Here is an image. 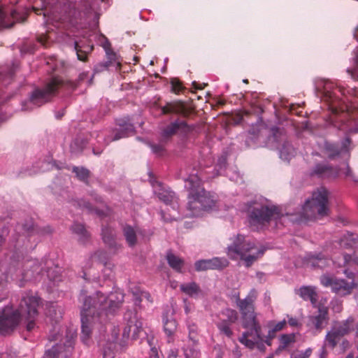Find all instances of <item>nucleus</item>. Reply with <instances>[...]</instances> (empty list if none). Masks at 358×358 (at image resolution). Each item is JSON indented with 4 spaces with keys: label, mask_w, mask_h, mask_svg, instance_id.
Segmentation results:
<instances>
[{
    "label": "nucleus",
    "mask_w": 358,
    "mask_h": 358,
    "mask_svg": "<svg viewBox=\"0 0 358 358\" xmlns=\"http://www.w3.org/2000/svg\"><path fill=\"white\" fill-rule=\"evenodd\" d=\"M79 300L83 302L80 308V338L85 345H89L92 329L96 317L113 315L120 308L124 294L119 289L111 292L108 295L97 291L92 296H87L85 293L82 292Z\"/></svg>",
    "instance_id": "obj_1"
},
{
    "label": "nucleus",
    "mask_w": 358,
    "mask_h": 358,
    "mask_svg": "<svg viewBox=\"0 0 358 358\" xmlns=\"http://www.w3.org/2000/svg\"><path fill=\"white\" fill-rule=\"evenodd\" d=\"M227 157L222 155L218 158L215 169V172L212 175L206 170L193 171L189 176L185 179V188L189 191L187 210L189 216H199L203 211L212 209L215 206V201L213 196L201 187L203 180H208L216 176L221 174V171L225 168Z\"/></svg>",
    "instance_id": "obj_2"
},
{
    "label": "nucleus",
    "mask_w": 358,
    "mask_h": 358,
    "mask_svg": "<svg viewBox=\"0 0 358 358\" xmlns=\"http://www.w3.org/2000/svg\"><path fill=\"white\" fill-rule=\"evenodd\" d=\"M39 303L40 298L27 292L22 296L17 307L6 306L0 309V334H10L23 320L27 322V329L31 331L35 327Z\"/></svg>",
    "instance_id": "obj_3"
},
{
    "label": "nucleus",
    "mask_w": 358,
    "mask_h": 358,
    "mask_svg": "<svg viewBox=\"0 0 358 358\" xmlns=\"http://www.w3.org/2000/svg\"><path fill=\"white\" fill-rule=\"evenodd\" d=\"M264 248L257 245L250 240H247L242 235L234 238L232 243L227 247L228 256L234 259L239 257L244 261L247 267L250 266L255 261L263 255Z\"/></svg>",
    "instance_id": "obj_4"
},
{
    "label": "nucleus",
    "mask_w": 358,
    "mask_h": 358,
    "mask_svg": "<svg viewBox=\"0 0 358 358\" xmlns=\"http://www.w3.org/2000/svg\"><path fill=\"white\" fill-rule=\"evenodd\" d=\"M63 87L74 90L76 85L73 82L65 83L59 78L53 77L44 87L37 88L32 92L29 100L22 103V110H29L42 106L50 100L58 89Z\"/></svg>",
    "instance_id": "obj_5"
},
{
    "label": "nucleus",
    "mask_w": 358,
    "mask_h": 358,
    "mask_svg": "<svg viewBox=\"0 0 358 358\" xmlns=\"http://www.w3.org/2000/svg\"><path fill=\"white\" fill-rule=\"evenodd\" d=\"M328 192L325 189L321 188L314 192L310 198H308L302 206L301 217L312 220L317 216H324L327 214Z\"/></svg>",
    "instance_id": "obj_6"
},
{
    "label": "nucleus",
    "mask_w": 358,
    "mask_h": 358,
    "mask_svg": "<svg viewBox=\"0 0 358 358\" xmlns=\"http://www.w3.org/2000/svg\"><path fill=\"white\" fill-rule=\"evenodd\" d=\"M286 217L280 214L275 206H268L264 204H256L249 215V222L251 226L257 229L262 228L271 221H275L276 226L278 222L284 220Z\"/></svg>",
    "instance_id": "obj_7"
},
{
    "label": "nucleus",
    "mask_w": 358,
    "mask_h": 358,
    "mask_svg": "<svg viewBox=\"0 0 358 358\" xmlns=\"http://www.w3.org/2000/svg\"><path fill=\"white\" fill-rule=\"evenodd\" d=\"M75 333L71 336H66V341L63 344H57L47 350L43 358H69L73 350Z\"/></svg>",
    "instance_id": "obj_8"
},
{
    "label": "nucleus",
    "mask_w": 358,
    "mask_h": 358,
    "mask_svg": "<svg viewBox=\"0 0 358 358\" xmlns=\"http://www.w3.org/2000/svg\"><path fill=\"white\" fill-rule=\"evenodd\" d=\"M117 126L118 128L111 131V135L104 137V142L108 144L113 141H117L122 138H126L134 132V127L131 122L130 120L127 117L119 119L117 121Z\"/></svg>",
    "instance_id": "obj_9"
},
{
    "label": "nucleus",
    "mask_w": 358,
    "mask_h": 358,
    "mask_svg": "<svg viewBox=\"0 0 358 358\" xmlns=\"http://www.w3.org/2000/svg\"><path fill=\"white\" fill-rule=\"evenodd\" d=\"M105 253L98 251L87 258L83 266L82 277L85 280L96 279L99 278V275L94 272L92 269L94 266H98L100 264H105Z\"/></svg>",
    "instance_id": "obj_10"
},
{
    "label": "nucleus",
    "mask_w": 358,
    "mask_h": 358,
    "mask_svg": "<svg viewBox=\"0 0 358 358\" xmlns=\"http://www.w3.org/2000/svg\"><path fill=\"white\" fill-rule=\"evenodd\" d=\"M243 333L239 338V341L249 349H253L255 347L261 348L263 347V337L262 336V328H249Z\"/></svg>",
    "instance_id": "obj_11"
},
{
    "label": "nucleus",
    "mask_w": 358,
    "mask_h": 358,
    "mask_svg": "<svg viewBox=\"0 0 358 358\" xmlns=\"http://www.w3.org/2000/svg\"><path fill=\"white\" fill-rule=\"evenodd\" d=\"M350 149L351 139L349 136H347L342 141L339 150H337V162L340 158L342 159V162H341L339 167H337V176L341 173H343L346 176L350 174L348 160L350 159Z\"/></svg>",
    "instance_id": "obj_12"
},
{
    "label": "nucleus",
    "mask_w": 358,
    "mask_h": 358,
    "mask_svg": "<svg viewBox=\"0 0 358 358\" xmlns=\"http://www.w3.org/2000/svg\"><path fill=\"white\" fill-rule=\"evenodd\" d=\"M315 90L322 99L331 105L335 100L334 84L326 79L317 78L315 80Z\"/></svg>",
    "instance_id": "obj_13"
},
{
    "label": "nucleus",
    "mask_w": 358,
    "mask_h": 358,
    "mask_svg": "<svg viewBox=\"0 0 358 358\" xmlns=\"http://www.w3.org/2000/svg\"><path fill=\"white\" fill-rule=\"evenodd\" d=\"M229 261L224 257H213L209 259H201L195 262V269L202 271L208 269L222 270L227 267Z\"/></svg>",
    "instance_id": "obj_14"
},
{
    "label": "nucleus",
    "mask_w": 358,
    "mask_h": 358,
    "mask_svg": "<svg viewBox=\"0 0 358 358\" xmlns=\"http://www.w3.org/2000/svg\"><path fill=\"white\" fill-rule=\"evenodd\" d=\"M142 332L143 322L141 320L137 319L136 317L131 318L123 330V342L124 343L130 336L133 339L139 338Z\"/></svg>",
    "instance_id": "obj_15"
},
{
    "label": "nucleus",
    "mask_w": 358,
    "mask_h": 358,
    "mask_svg": "<svg viewBox=\"0 0 358 358\" xmlns=\"http://www.w3.org/2000/svg\"><path fill=\"white\" fill-rule=\"evenodd\" d=\"M24 19V15L15 9L11 10L10 15H7L6 12L0 5V29L10 27L15 22H22Z\"/></svg>",
    "instance_id": "obj_16"
},
{
    "label": "nucleus",
    "mask_w": 358,
    "mask_h": 358,
    "mask_svg": "<svg viewBox=\"0 0 358 358\" xmlns=\"http://www.w3.org/2000/svg\"><path fill=\"white\" fill-rule=\"evenodd\" d=\"M74 49L78 59L80 61H85L87 55L93 50V43L90 39L84 36L83 38L74 42Z\"/></svg>",
    "instance_id": "obj_17"
},
{
    "label": "nucleus",
    "mask_w": 358,
    "mask_h": 358,
    "mask_svg": "<svg viewBox=\"0 0 358 358\" xmlns=\"http://www.w3.org/2000/svg\"><path fill=\"white\" fill-rule=\"evenodd\" d=\"M257 296V294L256 290L252 289L245 299H238L237 300L236 304L240 310L241 313L255 310L254 303Z\"/></svg>",
    "instance_id": "obj_18"
},
{
    "label": "nucleus",
    "mask_w": 358,
    "mask_h": 358,
    "mask_svg": "<svg viewBox=\"0 0 358 358\" xmlns=\"http://www.w3.org/2000/svg\"><path fill=\"white\" fill-rule=\"evenodd\" d=\"M305 258L307 266L313 268H324L329 265L331 262H333L332 260L325 258L322 254L310 253Z\"/></svg>",
    "instance_id": "obj_19"
},
{
    "label": "nucleus",
    "mask_w": 358,
    "mask_h": 358,
    "mask_svg": "<svg viewBox=\"0 0 358 358\" xmlns=\"http://www.w3.org/2000/svg\"><path fill=\"white\" fill-rule=\"evenodd\" d=\"M296 293L299 294L303 300L310 301L314 307L317 306V293L316 287L313 286H302L296 290Z\"/></svg>",
    "instance_id": "obj_20"
},
{
    "label": "nucleus",
    "mask_w": 358,
    "mask_h": 358,
    "mask_svg": "<svg viewBox=\"0 0 358 358\" xmlns=\"http://www.w3.org/2000/svg\"><path fill=\"white\" fill-rule=\"evenodd\" d=\"M93 11L92 6L88 1H82L73 6L72 15L75 18H84L87 17Z\"/></svg>",
    "instance_id": "obj_21"
},
{
    "label": "nucleus",
    "mask_w": 358,
    "mask_h": 358,
    "mask_svg": "<svg viewBox=\"0 0 358 358\" xmlns=\"http://www.w3.org/2000/svg\"><path fill=\"white\" fill-rule=\"evenodd\" d=\"M318 314L310 317L311 324L317 329H321L324 324L327 322L328 309L326 306H318Z\"/></svg>",
    "instance_id": "obj_22"
},
{
    "label": "nucleus",
    "mask_w": 358,
    "mask_h": 358,
    "mask_svg": "<svg viewBox=\"0 0 358 358\" xmlns=\"http://www.w3.org/2000/svg\"><path fill=\"white\" fill-rule=\"evenodd\" d=\"M242 325L245 329L261 327L257 320V314L255 310L244 312L241 313Z\"/></svg>",
    "instance_id": "obj_23"
},
{
    "label": "nucleus",
    "mask_w": 358,
    "mask_h": 358,
    "mask_svg": "<svg viewBox=\"0 0 358 358\" xmlns=\"http://www.w3.org/2000/svg\"><path fill=\"white\" fill-rule=\"evenodd\" d=\"M162 113L163 114L176 113L180 114L183 116H187L188 112L185 106L182 102H175L168 103L166 106L162 108Z\"/></svg>",
    "instance_id": "obj_24"
},
{
    "label": "nucleus",
    "mask_w": 358,
    "mask_h": 358,
    "mask_svg": "<svg viewBox=\"0 0 358 358\" xmlns=\"http://www.w3.org/2000/svg\"><path fill=\"white\" fill-rule=\"evenodd\" d=\"M155 194L157 195V197L164 203L167 205H173V208H176L175 204L177 203V198L173 192L171 191L170 189L162 187L158 191L155 190Z\"/></svg>",
    "instance_id": "obj_25"
},
{
    "label": "nucleus",
    "mask_w": 358,
    "mask_h": 358,
    "mask_svg": "<svg viewBox=\"0 0 358 358\" xmlns=\"http://www.w3.org/2000/svg\"><path fill=\"white\" fill-rule=\"evenodd\" d=\"M340 246L344 248H351L353 252L358 249V236L352 233L348 232L340 240Z\"/></svg>",
    "instance_id": "obj_26"
},
{
    "label": "nucleus",
    "mask_w": 358,
    "mask_h": 358,
    "mask_svg": "<svg viewBox=\"0 0 358 358\" xmlns=\"http://www.w3.org/2000/svg\"><path fill=\"white\" fill-rule=\"evenodd\" d=\"M353 287L354 280L352 277H349L348 280H337V295L345 296L349 294Z\"/></svg>",
    "instance_id": "obj_27"
},
{
    "label": "nucleus",
    "mask_w": 358,
    "mask_h": 358,
    "mask_svg": "<svg viewBox=\"0 0 358 358\" xmlns=\"http://www.w3.org/2000/svg\"><path fill=\"white\" fill-rule=\"evenodd\" d=\"M336 346V330L332 329L326 336L323 347L322 348L320 358H325L327 354V349L334 350Z\"/></svg>",
    "instance_id": "obj_28"
},
{
    "label": "nucleus",
    "mask_w": 358,
    "mask_h": 358,
    "mask_svg": "<svg viewBox=\"0 0 358 358\" xmlns=\"http://www.w3.org/2000/svg\"><path fill=\"white\" fill-rule=\"evenodd\" d=\"M180 290L192 298H197L201 294L200 287L194 282L183 283L180 286Z\"/></svg>",
    "instance_id": "obj_29"
},
{
    "label": "nucleus",
    "mask_w": 358,
    "mask_h": 358,
    "mask_svg": "<svg viewBox=\"0 0 358 358\" xmlns=\"http://www.w3.org/2000/svg\"><path fill=\"white\" fill-rule=\"evenodd\" d=\"M197 343L198 341L195 344H192V342L188 341L187 343L183 348L185 358H199L200 351Z\"/></svg>",
    "instance_id": "obj_30"
},
{
    "label": "nucleus",
    "mask_w": 358,
    "mask_h": 358,
    "mask_svg": "<svg viewBox=\"0 0 358 358\" xmlns=\"http://www.w3.org/2000/svg\"><path fill=\"white\" fill-rule=\"evenodd\" d=\"M162 321L164 332L168 336H171L177 328L176 321L173 317H169L167 315H163Z\"/></svg>",
    "instance_id": "obj_31"
},
{
    "label": "nucleus",
    "mask_w": 358,
    "mask_h": 358,
    "mask_svg": "<svg viewBox=\"0 0 358 358\" xmlns=\"http://www.w3.org/2000/svg\"><path fill=\"white\" fill-rule=\"evenodd\" d=\"M166 260L169 265L176 271L180 272L183 266L184 262L182 259L169 252L166 255Z\"/></svg>",
    "instance_id": "obj_32"
},
{
    "label": "nucleus",
    "mask_w": 358,
    "mask_h": 358,
    "mask_svg": "<svg viewBox=\"0 0 358 358\" xmlns=\"http://www.w3.org/2000/svg\"><path fill=\"white\" fill-rule=\"evenodd\" d=\"M354 329V320L349 317L343 322L339 324L337 327V337L339 336H344L348 334Z\"/></svg>",
    "instance_id": "obj_33"
},
{
    "label": "nucleus",
    "mask_w": 358,
    "mask_h": 358,
    "mask_svg": "<svg viewBox=\"0 0 358 358\" xmlns=\"http://www.w3.org/2000/svg\"><path fill=\"white\" fill-rule=\"evenodd\" d=\"M296 151L293 146L288 142L285 143L280 150V157L289 162L294 156Z\"/></svg>",
    "instance_id": "obj_34"
},
{
    "label": "nucleus",
    "mask_w": 358,
    "mask_h": 358,
    "mask_svg": "<svg viewBox=\"0 0 358 358\" xmlns=\"http://www.w3.org/2000/svg\"><path fill=\"white\" fill-rule=\"evenodd\" d=\"M313 172L320 177H327L334 172V169L326 164H318L314 168Z\"/></svg>",
    "instance_id": "obj_35"
},
{
    "label": "nucleus",
    "mask_w": 358,
    "mask_h": 358,
    "mask_svg": "<svg viewBox=\"0 0 358 358\" xmlns=\"http://www.w3.org/2000/svg\"><path fill=\"white\" fill-rule=\"evenodd\" d=\"M73 233L76 234L80 241L85 242L89 237V234L82 224L74 223L71 226Z\"/></svg>",
    "instance_id": "obj_36"
},
{
    "label": "nucleus",
    "mask_w": 358,
    "mask_h": 358,
    "mask_svg": "<svg viewBox=\"0 0 358 358\" xmlns=\"http://www.w3.org/2000/svg\"><path fill=\"white\" fill-rule=\"evenodd\" d=\"M46 314L52 320L57 322L62 317V309L55 304H50Z\"/></svg>",
    "instance_id": "obj_37"
},
{
    "label": "nucleus",
    "mask_w": 358,
    "mask_h": 358,
    "mask_svg": "<svg viewBox=\"0 0 358 358\" xmlns=\"http://www.w3.org/2000/svg\"><path fill=\"white\" fill-rule=\"evenodd\" d=\"M287 322L283 320L278 323H275L273 321H270L268 324L269 327L268 336L269 338H273L275 336V333L281 331L285 327Z\"/></svg>",
    "instance_id": "obj_38"
},
{
    "label": "nucleus",
    "mask_w": 358,
    "mask_h": 358,
    "mask_svg": "<svg viewBox=\"0 0 358 358\" xmlns=\"http://www.w3.org/2000/svg\"><path fill=\"white\" fill-rule=\"evenodd\" d=\"M47 276L50 282V287L56 286L61 281L60 270L57 267H55V268H48Z\"/></svg>",
    "instance_id": "obj_39"
},
{
    "label": "nucleus",
    "mask_w": 358,
    "mask_h": 358,
    "mask_svg": "<svg viewBox=\"0 0 358 358\" xmlns=\"http://www.w3.org/2000/svg\"><path fill=\"white\" fill-rule=\"evenodd\" d=\"M102 238L104 243L108 244L109 247L115 246L114 231L111 228L106 227L102 229Z\"/></svg>",
    "instance_id": "obj_40"
},
{
    "label": "nucleus",
    "mask_w": 358,
    "mask_h": 358,
    "mask_svg": "<svg viewBox=\"0 0 358 358\" xmlns=\"http://www.w3.org/2000/svg\"><path fill=\"white\" fill-rule=\"evenodd\" d=\"M124 235L129 245L134 246L136 243V231L131 226L124 228Z\"/></svg>",
    "instance_id": "obj_41"
},
{
    "label": "nucleus",
    "mask_w": 358,
    "mask_h": 358,
    "mask_svg": "<svg viewBox=\"0 0 358 358\" xmlns=\"http://www.w3.org/2000/svg\"><path fill=\"white\" fill-rule=\"evenodd\" d=\"M231 324H232L229 323L227 320H222L217 322L216 325L221 334L228 338H231L233 336V331L231 328Z\"/></svg>",
    "instance_id": "obj_42"
},
{
    "label": "nucleus",
    "mask_w": 358,
    "mask_h": 358,
    "mask_svg": "<svg viewBox=\"0 0 358 358\" xmlns=\"http://www.w3.org/2000/svg\"><path fill=\"white\" fill-rule=\"evenodd\" d=\"M321 284L325 287H330L332 292H336V280L333 275L325 273L320 278Z\"/></svg>",
    "instance_id": "obj_43"
},
{
    "label": "nucleus",
    "mask_w": 358,
    "mask_h": 358,
    "mask_svg": "<svg viewBox=\"0 0 358 358\" xmlns=\"http://www.w3.org/2000/svg\"><path fill=\"white\" fill-rule=\"evenodd\" d=\"M13 74V69H9L8 66L3 67L0 71V81H1L4 85H7L9 83L7 80L11 78Z\"/></svg>",
    "instance_id": "obj_44"
},
{
    "label": "nucleus",
    "mask_w": 358,
    "mask_h": 358,
    "mask_svg": "<svg viewBox=\"0 0 358 358\" xmlns=\"http://www.w3.org/2000/svg\"><path fill=\"white\" fill-rule=\"evenodd\" d=\"M134 295V301L135 305L138 306L143 301V299H146L147 301L152 302L151 296L148 292H133Z\"/></svg>",
    "instance_id": "obj_45"
},
{
    "label": "nucleus",
    "mask_w": 358,
    "mask_h": 358,
    "mask_svg": "<svg viewBox=\"0 0 358 358\" xmlns=\"http://www.w3.org/2000/svg\"><path fill=\"white\" fill-rule=\"evenodd\" d=\"M313 350L310 348L305 350H296L291 353L290 358H309Z\"/></svg>",
    "instance_id": "obj_46"
},
{
    "label": "nucleus",
    "mask_w": 358,
    "mask_h": 358,
    "mask_svg": "<svg viewBox=\"0 0 358 358\" xmlns=\"http://www.w3.org/2000/svg\"><path fill=\"white\" fill-rule=\"evenodd\" d=\"M86 145V142L83 139L76 138L71 143V150L73 152H78L83 150Z\"/></svg>",
    "instance_id": "obj_47"
},
{
    "label": "nucleus",
    "mask_w": 358,
    "mask_h": 358,
    "mask_svg": "<svg viewBox=\"0 0 358 358\" xmlns=\"http://www.w3.org/2000/svg\"><path fill=\"white\" fill-rule=\"evenodd\" d=\"M73 172H74L76 175V176L80 180H85L88 178L90 176V171L87 169H85L83 167H76L74 166L73 168Z\"/></svg>",
    "instance_id": "obj_48"
},
{
    "label": "nucleus",
    "mask_w": 358,
    "mask_h": 358,
    "mask_svg": "<svg viewBox=\"0 0 358 358\" xmlns=\"http://www.w3.org/2000/svg\"><path fill=\"white\" fill-rule=\"evenodd\" d=\"M222 314L227 317L224 320L231 324L235 323L238 317V313L232 309H226L222 312Z\"/></svg>",
    "instance_id": "obj_49"
},
{
    "label": "nucleus",
    "mask_w": 358,
    "mask_h": 358,
    "mask_svg": "<svg viewBox=\"0 0 358 358\" xmlns=\"http://www.w3.org/2000/svg\"><path fill=\"white\" fill-rule=\"evenodd\" d=\"M343 259L346 264H350L352 262L358 264V249H356L352 254H344Z\"/></svg>",
    "instance_id": "obj_50"
},
{
    "label": "nucleus",
    "mask_w": 358,
    "mask_h": 358,
    "mask_svg": "<svg viewBox=\"0 0 358 358\" xmlns=\"http://www.w3.org/2000/svg\"><path fill=\"white\" fill-rule=\"evenodd\" d=\"M187 328L189 330V341L192 342V344H195L197 341L196 338V331H197V327L194 324H187Z\"/></svg>",
    "instance_id": "obj_51"
},
{
    "label": "nucleus",
    "mask_w": 358,
    "mask_h": 358,
    "mask_svg": "<svg viewBox=\"0 0 358 358\" xmlns=\"http://www.w3.org/2000/svg\"><path fill=\"white\" fill-rule=\"evenodd\" d=\"M178 130L177 124L172 122L167 126L162 131V136L164 137H169L173 135Z\"/></svg>",
    "instance_id": "obj_52"
},
{
    "label": "nucleus",
    "mask_w": 358,
    "mask_h": 358,
    "mask_svg": "<svg viewBox=\"0 0 358 358\" xmlns=\"http://www.w3.org/2000/svg\"><path fill=\"white\" fill-rule=\"evenodd\" d=\"M78 205L88 212H93L94 210L96 213L101 215V212L94 208L89 201L81 200L78 203Z\"/></svg>",
    "instance_id": "obj_53"
},
{
    "label": "nucleus",
    "mask_w": 358,
    "mask_h": 358,
    "mask_svg": "<svg viewBox=\"0 0 358 358\" xmlns=\"http://www.w3.org/2000/svg\"><path fill=\"white\" fill-rule=\"evenodd\" d=\"M294 335L284 334L280 337V341L284 347L287 346L290 343L294 342Z\"/></svg>",
    "instance_id": "obj_54"
},
{
    "label": "nucleus",
    "mask_w": 358,
    "mask_h": 358,
    "mask_svg": "<svg viewBox=\"0 0 358 358\" xmlns=\"http://www.w3.org/2000/svg\"><path fill=\"white\" fill-rule=\"evenodd\" d=\"M175 123L177 124L178 129L182 130L183 131H189L192 130V127L189 126L185 121L176 120Z\"/></svg>",
    "instance_id": "obj_55"
},
{
    "label": "nucleus",
    "mask_w": 358,
    "mask_h": 358,
    "mask_svg": "<svg viewBox=\"0 0 358 358\" xmlns=\"http://www.w3.org/2000/svg\"><path fill=\"white\" fill-rule=\"evenodd\" d=\"M171 84L172 87V91L175 93H178L182 90L181 85L177 79H172Z\"/></svg>",
    "instance_id": "obj_56"
},
{
    "label": "nucleus",
    "mask_w": 358,
    "mask_h": 358,
    "mask_svg": "<svg viewBox=\"0 0 358 358\" xmlns=\"http://www.w3.org/2000/svg\"><path fill=\"white\" fill-rule=\"evenodd\" d=\"M152 152L158 156H160L164 152V147L162 145H150Z\"/></svg>",
    "instance_id": "obj_57"
},
{
    "label": "nucleus",
    "mask_w": 358,
    "mask_h": 358,
    "mask_svg": "<svg viewBox=\"0 0 358 358\" xmlns=\"http://www.w3.org/2000/svg\"><path fill=\"white\" fill-rule=\"evenodd\" d=\"M348 72L353 79H356V75L358 74V55L356 57V66L354 69H348Z\"/></svg>",
    "instance_id": "obj_58"
},
{
    "label": "nucleus",
    "mask_w": 358,
    "mask_h": 358,
    "mask_svg": "<svg viewBox=\"0 0 358 358\" xmlns=\"http://www.w3.org/2000/svg\"><path fill=\"white\" fill-rule=\"evenodd\" d=\"M183 302H184L185 312L187 315H188L192 310V306H191L189 302L187 301V299H184Z\"/></svg>",
    "instance_id": "obj_59"
},
{
    "label": "nucleus",
    "mask_w": 358,
    "mask_h": 358,
    "mask_svg": "<svg viewBox=\"0 0 358 358\" xmlns=\"http://www.w3.org/2000/svg\"><path fill=\"white\" fill-rule=\"evenodd\" d=\"M149 358H159L158 351L155 348H152L150 349Z\"/></svg>",
    "instance_id": "obj_60"
},
{
    "label": "nucleus",
    "mask_w": 358,
    "mask_h": 358,
    "mask_svg": "<svg viewBox=\"0 0 358 358\" xmlns=\"http://www.w3.org/2000/svg\"><path fill=\"white\" fill-rule=\"evenodd\" d=\"M178 357V352L175 350H171L169 352L167 358H177Z\"/></svg>",
    "instance_id": "obj_61"
},
{
    "label": "nucleus",
    "mask_w": 358,
    "mask_h": 358,
    "mask_svg": "<svg viewBox=\"0 0 358 358\" xmlns=\"http://www.w3.org/2000/svg\"><path fill=\"white\" fill-rule=\"evenodd\" d=\"M233 355L236 358H239L241 356V352L238 347H235V348L233 350Z\"/></svg>",
    "instance_id": "obj_62"
},
{
    "label": "nucleus",
    "mask_w": 358,
    "mask_h": 358,
    "mask_svg": "<svg viewBox=\"0 0 358 358\" xmlns=\"http://www.w3.org/2000/svg\"><path fill=\"white\" fill-rule=\"evenodd\" d=\"M288 323L290 326L295 327L298 325V320L296 318L291 317L289 319Z\"/></svg>",
    "instance_id": "obj_63"
},
{
    "label": "nucleus",
    "mask_w": 358,
    "mask_h": 358,
    "mask_svg": "<svg viewBox=\"0 0 358 358\" xmlns=\"http://www.w3.org/2000/svg\"><path fill=\"white\" fill-rule=\"evenodd\" d=\"M47 40V38L45 36H41L38 38V41L42 45H45V41Z\"/></svg>",
    "instance_id": "obj_64"
}]
</instances>
